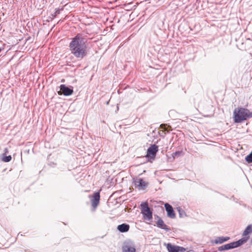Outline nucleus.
<instances>
[{
	"mask_svg": "<svg viewBox=\"0 0 252 252\" xmlns=\"http://www.w3.org/2000/svg\"><path fill=\"white\" fill-rule=\"evenodd\" d=\"M71 53L77 59L82 60L88 55L87 39L82 33H77L69 44Z\"/></svg>",
	"mask_w": 252,
	"mask_h": 252,
	"instance_id": "nucleus-1",
	"label": "nucleus"
},
{
	"mask_svg": "<svg viewBox=\"0 0 252 252\" xmlns=\"http://www.w3.org/2000/svg\"><path fill=\"white\" fill-rule=\"evenodd\" d=\"M251 118H252V112L247 108L240 107L236 108L234 110L233 120L236 123H241Z\"/></svg>",
	"mask_w": 252,
	"mask_h": 252,
	"instance_id": "nucleus-2",
	"label": "nucleus"
},
{
	"mask_svg": "<svg viewBox=\"0 0 252 252\" xmlns=\"http://www.w3.org/2000/svg\"><path fill=\"white\" fill-rule=\"evenodd\" d=\"M247 239L245 238L239 239V240L230 243L229 244H227L221 246H220L218 248V250L219 251H222L224 250H228L232 249L237 248L244 243L246 242Z\"/></svg>",
	"mask_w": 252,
	"mask_h": 252,
	"instance_id": "nucleus-3",
	"label": "nucleus"
},
{
	"mask_svg": "<svg viewBox=\"0 0 252 252\" xmlns=\"http://www.w3.org/2000/svg\"><path fill=\"white\" fill-rule=\"evenodd\" d=\"M141 213L143 216V219L147 220H150L153 218V212L148 206L147 202H142L140 204Z\"/></svg>",
	"mask_w": 252,
	"mask_h": 252,
	"instance_id": "nucleus-4",
	"label": "nucleus"
},
{
	"mask_svg": "<svg viewBox=\"0 0 252 252\" xmlns=\"http://www.w3.org/2000/svg\"><path fill=\"white\" fill-rule=\"evenodd\" d=\"M133 184L136 189L138 190H144L147 187L149 183L144 181L142 178H133Z\"/></svg>",
	"mask_w": 252,
	"mask_h": 252,
	"instance_id": "nucleus-5",
	"label": "nucleus"
},
{
	"mask_svg": "<svg viewBox=\"0 0 252 252\" xmlns=\"http://www.w3.org/2000/svg\"><path fill=\"white\" fill-rule=\"evenodd\" d=\"M123 252H135V246L134 243L131 240L125 241L122 246Z\"/></svg>",
	"mask_w": 252,
	"mask_h": 252,
	"instance_id": "nucleus-6",
	"label": "nucleus"
},
{
	"mask_svg": "<svg viewBox=\"0 0 252 252\" xmlns=\"http://www.w3.org/2000/svg\"><path fill=\"white\" fill-rule=\"evenodd\" d=\"M60 91L58 92L60 95L63 94L65 96L71 95L73 93V88L72 86H66L65 85L62 84L60 86Z\"/></svg>",
	"mask_w": 252,
	"mask_h": 252,
	"instance_id": "nucleus-7",
	"label": "nucleus"
},
{
	"mask_svg": "<svg viewBox=\"0 0 252 252\" xmlns=\"http://www.w3.org/2000/svg\"><path fill=\"white\" fill-rule=\"evenodd\" d=\"M166 248L168 252H184L186 251V249L184 247L173 245L171 243L167 244Z\"/></svg>",
	"mask_w": 252,
	"mask_h": 252,
	"instance_id": "nucleus-8",
	"label": "nucleus"
},
{
	"mask_svg": "<svg viewBox=\"0 0 252 252\" xmlns=\"http://www.w3.org/2000/svg\"><path fill=\"white\" fill-rule=\"evenodd\" d=\"M164 207L167 213V216L171 219H174L176 216L172 206L166 203L164 204Z\"/></svg>",
	"mask_w": 252,
	"mask_h": 252,
	"instance_id": "nucleus-9",
	"label": "nucleus"
},
{
	"mask_svg": "<svg viewBox=\"0 0 252 252\" xmlns=\"http://www.w3.org/2000/svg\"><path fill=\"white\" fill-rule=\"evenodd\" d=\"M158 151V146L155 144L152 145L148 149L147 155L149 157L155 158Z\"/></svg>",
	"mask_w": 252,
	"mask_h": 252,
	"instance_id": "nucleus-10",
	"label": "nucleus"
},
{
	"mask_svg": "<svg viewBox=\"0 0 252 252\" xmlns=\"http://www.w3.org/2000/svg\"><path fill=\"white\" fill-rule=\"evenodd\" d=\"M99 200H100L99 191L94 192L93 196V199L91 200L92 205L94 208H95L98 205L99 202Z\"/></svg>",
	"mask_w": 252,
	"mask_h": 252,
	"instance_id": "nucleus-11",
	"label": "nucleus"
},
{
	"mask_svg": "<svg viewBox=\"0 0 252 252\" xmlns=\"http://www.w3.org/2000/svg\"><path fill=\"white\" fill-rule=\"evenodd\" d=\"M158 217V220L157 222V227L161 229H163L167 232L170 231L171 230L170 227H169L166 224L164 223V221L160 218H159Z\"/></svg>",
	"mask_w": 252,
	"mask_h": 252,
	"instance_id": "nucleus-12",
	"label": "nucleus"
},
{
	"mask_svg": "<svg viewBox=\"0 0 252 252\" xmlns=\"http://www.w3.org/2000/svg\"><path fill=\"white\" fill-rule=\"evenodd\" d=\"M129 225L126 223H122L117 226V229L121 232H127L129 229Z\"/></svg>",
	"mask_w": 252,
	"mask_h": 252,
	"instance_id": "nucleus-13",
	"label": "nucleus"
},
{
	"mask_svg": "<svg viewBox=\"0 0 252 252\" xmlns=\"http://www.w3.org/2000/svg\"><path fill=\"white\" fill-rule=\"evenodd\" d=\"M230 238L229 237H218L215 240V243L216 244H222L228 240H229Z\"/></svg>",
	"mask_w": 252,
	"mask_h": 252,
	"instance_id": "nucleus-14",
	"label": "nucleus"
},
{
	"mask_svg": "<svg viewBox=\"0 0 252 252\" xmlns=\"http://www.w3.org/2000/svg\"><path fill=\"white\" fill-rule=\"evenodd\" d=\"M176 209L179 213L180 218H184L187 216L186 212L181 207H178Z\"/></svg>",
	"mask_w": 252,
	"mask_h": 252,
	"instance_id": "nucleus-15",
	"label": "nucleus"
},
{
	"mask_svg": "<svg viewBox=\"0 0 252 252\" xmlns=\"http://www.w3.org/2000/svg\"><path fill=\"white\" fill-rule=\"evenodd\" d=\"M252 232V225H248L243 232V235H247Z\"/></svg>",
	"mask_w": 252,
	"mask_h": 252,
	"instance_id": "nucleus-16",
	"label": "nucleus"
},
{
	"mask_svg": "<svg viewBox=\"0 0 252 252\" xmlns=\"http://www.w3.org/2000/svg\"><path fill=\"white\" fill-rule=\"evenodd\" d=\"M246 161L249 163H252V152L245 158Z\"/></svg>",
	"mask_w": 252,
	"mask_h": 252,
	"instance_id": "nucleus-17",
	"label": "nucleus"
},
{
	"mask_svg": "<svg viewBox=\"0 0 252 252\" xmlns=\"http://www.w3.org/2000/svg\"><path fill=\"white\" fill-rule=\"evenodd\" d=\"M11 158H12L11 156H4L2 158V160L5 162H8L11 160Z\"/></svg>",
	"mask_w": 252,
	"mask_h": 252,
	"instance_id": "nucleus-18",
	"label": "nucleus"
},
{
	"mask_svg": "<svg viewBox=\"0 0 252 252\" xmlns=\"http://www.w3.org/2000/svg\"><path fill=\"white\" fill-rule=\"evenodd\" d=\"M181 154V151H176L175 153H174L172 155V156L174 158H175L176 157L179 156Z\"/></svg>",
	"mask_w": 252,
	"mask_h": 252,
	"instance_id": "nucleus-19",
	"label": "nucleus"
},
{
	"mask_svg": "<svg viewBox=\"0 0 252 252\" xmlns=\"http://www.w3.org/2000/svg\"><path fill=\"white\" fill-rule=\"evenodd\" d=\"M60 12V10L59 9H56L55 12L52 14L53 17H55L58 14H59Z\"/></svg>",
	"mask_w": 252,
	"mask_h": 252,
	"instance_id": "nucleus-20",
	"label": "nucleus"
},
{
	"mask_svg": "<svg viewBox=\"0 0 252 252\" xmlns=\"http://www.w3.org/2000/svg\"><path fill=\"white\" fill-rule=\"evenodd\" d=\"M164 126H164L163 124H161V125H160V127H161V128H164Z\"/></svg>",
	"mask_w": 252,
	"mask_h": 252,
	"instance_id": "nucleus-21",
	"label": "nucleus"
}]
</instances>
